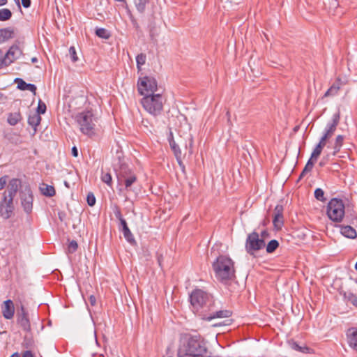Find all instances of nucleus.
Masks as SVG:
<instances>
[{
  "instance_id": "obj_1",
  "label": "nucleus",
  "mask_w": 357,
  "mask_h": 357,
  "mask_svg": "<svg viewBox=\"0 0 357 357\" xmlns=\"http://www.w3.org/2000/svg\"><path fill=\"white\" fill-rule=\"evenodd\" d=\"M213 268L215 278L221 282L226 283L235 278L234 262L226 256L218 257L213 264Z\"/></svg>"
},
{
  "instance_id": "obj_2",
  "label": "nucleus",
  "mask_w": 357,
  "mask_h": 357,
  "mask_svg": "<svg viewBox=\"0 0 357 357\" xmlns=\"http://www.w3.org/2000/svg\"><path fill=\"white\" fill-rule=\"evenodd\" d=\"M75 121L84 135L91 137L96 134V118L91 111L79 113L75 116Z\"/></svg>"
},
{
  "instance_id": "obj_3",
  "label": "nucleus",
  "mask_w": 357,
  "mask_h": 357,
  "mask_svg": "<svg viewBox=\"0 0 357 357\" xmlns=\"http://www.w3.org/2000/svg\"><path fill=\"white\" fill-rule=\"evenodd\" d=\"M141 102L147 112L156 116L160 115L162 111L165 99L161 94L157 93L144 96Z\"/></svg>"
},
{
  "instance_id": "obj_4",
  "label": "nucleus",
  "mask_w": 357,
  "mask_h": 357,
  "mask_svg": "<svg viewBox=\"0 0 357 357\" xmlns=\"http://www.w3.org/2000/svg\"><path fill=\"white\" fill-rule=\"evenodd\" d=\"M116 177L119 183H124L126 190H131L132 185L136 182L137 176L135 172L126 164L120 163L119 167H114Z\"/></svg>"
},
{
  "instance_id": "obj_5",
  "label": "nucleus",
  "mask_w": 357,
  "mask_h": 357,
  "mask_svg": "<svg viewBox=\"0 0 357 357\" xmlns=\"http://www.w3.org/2000/svg\"><path fill=\"white\" fill-rule=\"evenodd\" d=\"M326 214L333 222H342L345 214L343 201L337 198L331 199L327 205Z\"/></svg>"
},
{
  "instance_id": "obj_6",
  "label": "nucleus",
  "mask_w": 357,
  "mask_h": 357,
  "mask_svg": "<svg viewBox=\"0 0 357 357\" xmlns=\"http://www.w3.org/2000/svg\"><path fill=\"white\" fill-rule=\"evenodd\" d=\"M211 296L202 289L194 290L190 296V301L195 311H199L209 301Z\"/></svg>"
},
{
  "instance_id": "obj_7",
  "label": "nucleus",
  "mask_w": 357,
  "mask_h": 357,
  "mask_svg": "<svg viewBox=\"0 0 357 357\" xmlns=\"http://www.w3.org/2000/svg\"><path fill=\"white\" fill-rule=\"evenodd\" d=\"M265 247V241L260 238L257 232L253 231L248 235L245 242V250L251 255Z\"/></svg>"
},
{
  "instance_id": "obj_8",
  "label": "nucleus",
  "mask_w": 357,
  "mask_h": 357,
  "mask_svg": "<svg viewBox=\"0 0 357 357\" xmlns=\"http://www.w3.org/2000/svg\"><path fill=\"white\" fill-rule=\"evenodd\" d=\"M138 91L142 96L155 95L154 92L157 91V82L155 78L151 77H144L139 79Z\"/></svg>"
},
{
  "instance_id": "obj_9",
  "label": "nucleus",
  "mask_w": 357,
  "mask_h": 357,
  "mask_svg": "<svg viewBox=\"0 0 357 357\" xmlns=\"http://www.w3.org/2000/svg\"><path fill=\"white\" fill-rule=\"evenodd\" d=\"M20 199L24 211L27 213H31L33 208V197L29 185L24 184V185L22 186L20 191Z\"/></svg>"
},
{
  "instance_id": "obj_10",
  "label": "nucleus",
  "mask_w": 357,
  "mask_h": 357,
  "mask_svg": "<svg viewBox=\"0 0 357 357\" xmlns=\"http://www.w3.org/2000/svg\"><path fill=\"white\" fill-rule=\"evenodd\" d=\"M17 324L26 333L31 332V326L28 312L24 306L22 305L16 314Z\"/></svg>"
},
{
  "instance_id": "obj_11",
  "label": "nucleus",
  "mask_w": 357,
  "mask_h": 357,
  "mask_svg": "<svg viewBox=\"0 0 357 357\" xmlns=\"http://www.w3.org/2000/svg\"><path fill=\"white\" fill-rule=\"evenodd\" d=\"M23 185L20 179L12 178L8 184L7 190L3 193V197L12 198V200H13L17 191H20Z\"/></svg>"
},
{
  "instance_id": "obj_12",
  "label": "nucleus",
  "mask_w": 357,
  "mask_h": 357,
  "mask_svg": "<svg viewBox=\"0 0 357 357\" xmlns=\"http://www.w3.org/2000/svg\"><path fill=\"white\" fill-rule=\"evenodd\" d=\"M14 210L13 200L12 198L3 197L0 203V215L5 219L9 218Z\"/></svg>"
},
{
  "instance_id": "obj_13",
  "label": "nucleus",
  "mask_w": 357,
  "mask_h": 357,
  "mask_svg": "<svg viewBox=\"0 0 357 357\" xmlns=\"http://www.w3.org/2000/svg\"><path fill=\"white\" fill-rule=\"evenodd\" d=\"M340 114L338 111L333 115L332 122L327 124L323 135L324 137L328 139L333 136L335 131L336 130L337 126L340 121Z\"/></svg>"
},
{
  "instance_id": "obj_14",
  "label": "nucleus",
  "mask_w": 357,
  "mask_h": 357,
  "mask_svg": "<svg viewBox=\"0 0 357 357\" xmlns=\"http://www.w3.org/2000/svg\"><path fill=\"white\" fill-rule=\"evenodd\" d=\"M1 312L5 319H13L15 314V306L13 302L11 300L8 299L3 302V304L1 307Z\"/></svg>"
},
{
  "instance_id": "obj_15",
  "label": "nucleus",
  "mask_w": 357,
  "mask_h": 357,
  "mask_svg": "<svg viewBox=\"0 0 357 357\" xmlns=\"http://www.w3.org/2000/svg\"><path fill=\"white\" fill-rule=\"evenodd\" d=\"M21 54L22 51L17 46H12L2 59L1 63L4 66H8L11 63V60H9V56H12L14 59H16Z\"/></svg>"
},
{
  "instance_id": "obj_16",
  "label": "nucleus",
  "mask_w": 357,
  "mask_h": 357,
  "mask_svg": "<svg viewBox=\"0 0 357 357\" xmlns=\"http://www.w3.org/2000/svg\"><path fill=\"white\" fill-rule=\"evenodd\" d=\"M346 335L347 342L349 347L354 350L357 351V328H349Z\"/></svg>"
},
{
  "instance_id": "obj_17",
  "label": "nucleus",
  "mask_w": 357,
  "mask_h": 357,
  "mask_svg": "<svg viewBox=\"0 0 357 357\" xmlns=\"http://www.w3.org/2000/svg\"><path fill=\"white\" fill-rule=\"evenodd\" d=\"M15 82L17 84V89L22 90V91H30L33 94H36V86L33 84H28L26 83L21 78H16L15 79Z\"/></svg>"
},
{
  "instance_id": "obj_18",
  "label": "nucleus",
  "mask_w": 357,
  "mask_h": 357,
  "mask_svg": "<svg viewBox=\"0 0 357 357\" xmlns=\"http://www.w3.org/2000/svg\"><path fill=\"white\" fill-rule=\"evenodd\" d=\"M340 233L345 237L354 239L357 236L356 231L350 225H340Z\"/></svg>"
},
{
  "instance_id": "obj_19",
  "label": "nucleus",
  "mask_w": 357,
  "mask_h": 357,
  "mask_svg": "<svg viewBox=\"0 0 357 357\" xmlns=\"http://www.w3.org/2000/svg\"><path fill=\"white\" fill-rule=\"evenodd\" d=\"M231 315V312L229 310H219L215 312L213 314H211L209 317H204V319L211 321V319L215 318H227L229 317Z\"/></svg>"
},
{
  "instance_id": "obj_20",
  "label": "nucleus",
  "mask_w": 357,
  "mask_h": 357,
  "mask_svg": "<svg viewBox=\"0 0 357 357\" xmlns=\"http://www.w3.org/2000/svg\"><path fill=\"white\" fill-rule=\"evenodd\" d=\"M340 79H337L335 83L326 91L324 97L333 96L336 95L340 89Z\"/></svg>"
},
{
  "instance_id": "obj_21",
  "label": "nucleus",
  "mask_w": 357,
  "mask_h": 357,
  "mask_svg": "<svg viewBox=\"0 0 357 357\" xmlns=\"http://www.w3.org/2000/svg\"><path fill=\"white\" fill-rule=\"evenodd\" d=\"M41 121L40 116L34 112L29 116L28 123L34 128V131H36V127L40 124Z\"/></svg>"
},
{
  "instance_id": "obj_22",
  "label": "nucleus",
  "mask_w": 357,
  "mask_h": 357,
  "mask_svg": "<svg viewBox=\"0 0 357 357\" xmlns=\"http://www.w3.org/2000/svg\"><path fill=\"white\" fill-rule=\"evenodd\" d=\"M14 35V30L10 28L0 29V43L12 38Z\"/></svg>"
},
{
  "instance_id": "obj_23",
  "label": "nucleus",
  "mask_w": 357,
  "mask_h": 357,
  "mask_svg": "<svg viewBox=\"0 0 357 357\" xmlns=\"http://www.w3.org/2000/svg\"><path fill=\"white\" fill-rule=\"evenodd\" d=\"M176 158V160L183 172L185 170V166L182 162V153L178 145H176L175 148H172Z\"/></svg>"
},
{
  "instance_id": "obj_24",
  "label": "nucleus",
  "mask_w": 357,
  "mask_h": 357,
  "mask_svg": "<svg viewBox=\"0 0 357 357\" xmlns=\"http://www.w3.org/2000/svg\"><path fill=\"white\" fill-rule=\"evenodd\" d=\"M40 189L43 195L47 197H52L55 195V189L52 185L43 184Z\"/></svg>"
},
{
  "instance_id": "obj_25",
  "label": "nucleus",
  "mask_w": 357,
  "mask_h": 357,
  "mask_svg": "<svg viewBox=\"0 0 357 357\" xmlns=\"http://www.w3.org/2000/svg\"><path fill=\"white\" fill-rule=\"evenodd\" d=\"M343 296L346 301L350 302L354 305L357 307V296L350 291H344Z\"/></svg>"
},
{
  "instance_id": "obj_26",
  "label": "nucleus",
  "mask_w": 357,
  "mask_h": 357,
  "mask_svg": "<svg viewBox=\"0 0 357 357\" xmlns=\"http://www.w3.org/2000/svg\"><path fill=\"white\" fill-rule=\"evenodd\" d=\"M344 137L343 135H339L336 137L334 145H333V155H335L337 152L340 151L341 147L342 146Z\"/></svg>"
},
{
  "instance_id": "obj_27",
  "label": "nucleus",
  "mask_w": 357,
  "mask_h": 357,
  "mask_svg": "<svg viewBox=\"0 0 357 357\" xmlns=\"http://www.w3.org/2000/svg\"><path fill=\"white\" fill-rule=\"evenodd\" d=\"M316 162L317 161H314V159H312V158H310L308 160V161L307 162V164L305 165L303 172H301V174L299 176V179L303 178L306 174L311 172V170L312 169L314 165Z\"/></svg>"
},
{
  "instance_id": "obj_28",
  "label": "nucleus",
  "mask_w": 357,
  "mask_h": 357,
  "mask_svg": "<svg viewBox=\"0 0 357 357\" xmlns=\"http://www.w3.org/2000/svg\"><path fill=\"white\" fill-rule=\"evenodd\" d=\"M21 120V115L20 113L10 114L8 117V122L11 126L16 125Z\"/></svg>"
},
{
  "instance_id": "obj_29",
  "label": "nucleus",
  "mask_w": 357,
  "mask_h": 357,
  "mask_svg": "<svg viewBox=\"0 0 357 357\" xmlns=\"http://www.w3.org/2000/svg\"><path fill=\"white\" fill-rule=\"evenodd\" d=\"M149 0H134V3L138 12L143 13L145 11L146 6Z\"/></svg>"
},
{
  "instance_id": "obj_30",
  "label": "nucleus",
  "mask_w": 357,
  "mask_h": 357,
  "mask_svg": "<svg viewBox=\"0 0 357 357\" xmlns=\"http://www.w3.org/2000/svg\"><path fill=\"white\" fill-rule=\"evenodd\" d=\"M123 234L124 236V238L127 240L128 242H129L130 244L135 243V238L131 233L130 229L128 227L124 228V229L122 230Z\"/></svg>"
},
{
  "instance_id": "obj_31",
  "label": "nucleus",
  "mask_w": 357,
  "mask_h": 357,
  "mask_svg": "<svg viewBox=\"0 0 357 357\" xmlns=\"http://www.w3.org/2000/svg\"><path fill=\"white\" fill-rule=\"evenodd\" d=\"M96 34L101 38L108 39L111 36V33L104 29V28H98L96 30Z\"/></svg>"
},
{
  "instance_id": "obj_32",
  "label": "nucleus",
  "mask_w": 357,
  "mask_h": 357,
  "mask_svg": "<svg viewBox=\"0 0 357 357\" xmlns=\"http://www.w3.org/2000/svg\"><path fill=\"white\" fill-rule=\"evenodd\" d=\"M279 246V243L277 240H271L268 242L266 247L268 253H273Z\"/></svg>"
},
{
  "instance_id": "obj_33",
  "label": "nucleus",
  "mask_w": 357,
  "mask_h": 357,
  "mask_svg": "<svg viewBox=\"0 0 357 357\" xmlns=\"http://www.w3.org/2000/svg\"><path fill=\"white\" fill-rule=\"evenodd\" d=\"M12 16L11 11L8 8L0 9V21L8 20Z\"/></svg>"
},
{
  "instance_id": "obj_34",
  "label": "nucleus",
  "mask_w": 357,
  "mask_h": 357,
  "mask_svg": "<svg viewBox=\"0 0 357 357\" xmlns=\"http://www.w3.org/2000/svg\"><path fill=\"white\" fill-rule=\"evenodd\" d=\"M273 223L276 229H280L283 225V215H274Z\"/></svg>"
},
{
  "instance_id": "obj_35",
  "label": "nucleus",
  "mask_w": 357,
  "mask_h": 357,
  "mask_svg": "<svg viewBox=\"0 0 357 357\" xmlns=\"http://www.w3.org/2000/svg\"><path fill=\"white\" fill-rule=\"evenodd\" d=\"M146 59V56L143 53L139 54L136 56L137 68L139 70H141L142 66H143L145 63Z\"/></svg>"
},
{
  "instance_id": "obj_36",
  "label": "nucleus",
  "mask_w": 357,
  "mask_h": 357,
  "mask_svg": "<svg viewBox=\"0 0 357 357\" xmlns=\"http://www.w3.org/2000/svg\"><path fill=\"white\" fill-rule=\"evenodd\" d=\"M289 344L292 349L296 350L297 351H301V352L304 353V352H305V350H308L307 347H301L297 342H296L294 341H291V342H289Z\"/></svg>"
},
{
  "instance_id": "obj_37",
  "label": "nucleus",
  "mask_w": 357,
  "mask_h": 357,
  "mask_svg": "<svg viewBox=\"0 0 357 357\" xmlns=\"http://www.w3.org/2000/svg\"><path fill=\"white\" fill-rule=\"evenodd\" d=\"M101 181L102 182L105 183L109 186H111L112 185V175L110 174V173H109V172H106V173L102 172Z\"/></svg>"
},
{
  "instance_id": "obj_38",
  "label": "nucleus",
  "mask_w": 357,
  "mask_h": 357,
  "mask_svg": "<svg viewBox=\"0 0 357 357\" xmlns=\"http://www.w3.org/2000/svg\"><path fill=\"white\" fill-rule=\"evenodd\" d=\"M314 197L321 202H325L326 198L324 197V192L321 188H317L314 190Z\"/></svg>"
},
{
  "instance_id": "obj_39",
  "label": "nucleus",
  "mask_w": 357,
  "mask_h": 357,
  "mask_svg": "<svg viewBox=\"0 0 357 357\" xmlns=\"http://www.w3.org/2000/svg\"><path fill=\"white\" fill-rule=\"evenodd\" d=\"M322 149H323L320 147V145H317L311 154L310 158L314 159V161H317V158L321 153Z\"/></svg>"
},
{
  "instance_id": "obj_40",
  "label": "nucleus",
  "mask_w": 357,
  "mask_h": 357,
  "mask_svg": "<svg viewBox=\"0 0 357 357\" xmlns=\"http://www.w3.org/2000/svg\"><path fill=\"white\" fill-rule=\"evenodd\" d=\"M45 112H46V105L43 102H42L41 100H40L38 102V107H37V110H36V113L40 115V114H45Z\"/></svg>"
},
{
  "instance_id": "obj_41",
  "label": "nucleus",
  "mask_w": 357,
  "mask_h": 357,
  "mask_svg": "<svg viewBox=\"0 0 357 357\" xmlns=\"http://www.w3.org/2000/svg\"><path fill=\"white\" fill-rule=\"evenodd\" d=\"M77 248H78L77 243L75 241L73 240L68 244V252L69 253H74L77 250Z\"/></svg>"
},
{
  "instance_id": "obj_42",
  "label": "nucleus",
  "mask_w": 357,
  "mask_h": 357,
  "mask_svg": "<svg viewBox=\"0 0 357 357\" xmlns=\"http://www.w3.org/2000/svg\"><path fill=\"white\" fill-rule=\"evenodd\" d=\"M87 203L90 206H93L96 204V197L92 192H89L86 197Z\"/></svg>"
},
{
  "instance_id": "obj_43",
  "label": "nucleus",
  "mask_w": 357,
  "mask_h": 357,
  "mask_svg": "<svg viewBox=\"0 0 357 357\" xmlns=\"http://www.w3.org/2000/svg\"><path fill=\"white\" fill-rule=\"evenodd\" d=\"M69 54L71 57V59L73 62H76L78 60V57L77 56L76 50L74 47H70L69 49Z\"/></svg>"
},
{
  "instance_id": "obj_44",
  "label": "nucleus",
  "mask_w": 357,
  "mask_h": 357,
  "mask_svg": "<svg viewBox=\"0 0 357 357\" xmlns=\"http://www.w3.org/2000/svg\"><path fill=\"white\" fill-rule=\"evenodd\" d=\"M283 206L282 205H277L274 209V215H282Z\"/></svg>"
},
{
  "instance_id": "obj_45",
  "label": "nucleus",
  "mask_w": 357,
  "mask_h": 357,
  "mask_svg": "<svg viewBox=\"0 0 357 357\" xmlns=\"http://www.w3.org/2000/svg\"><path fill=\"white\" fill-rule=\"evenodd\" d=\"M7 176H4L0 178V190L3 189L7 183Z\"/></svg>"
},
{
  "instance_id": "obj_46",
  "label": "nucleus",
  "mask_w": 357,
  "mask_h": 357,
  "mask_svg": "<svg viewBox=\"0 0 357 357\" xmlns=\"http://www.w3.org/2000/svg\"><path fill=\"white\" fill-rule=\"evenodd\" d=\"M114 215H115V217L119 220H121V219H123V218L122 217V215H121V211L120 209L116 206L114 211Z\"/></svg>"
},
{
  "instance_id": "obj_47",
  "label": "nucleus",
  "mask_w": 357,
  "mask_h": 357,
  "mask_svg": "<svg viewBox=\"0 0 357 357\" xmlns=\"http://www.w3.org/2000/svg\"><path fill=\"white\" fill-rule=\"evenodd\" d=\"M327 140H328V139H326L325 137L322 136L317 145H320V147L323 149L326 146Z\"/></svg>"
},
{
  "instance_id": "obj_48",
  "label": "nucleus",
  "mask_w": 357,
  "mask_h": 357,
  "mask_svg": "<svg viewBox=\"0 0 357 357\" xmlns=\"http://www.w3.org/2000/svg\"><path fill=\"white\" fill-rule=\"evenodd\" d=\"M169 143L171 148H175V146L177 145V144L175 142V141L173 138L172 132H170V137H169Z\"/></svg>"
},
{
  "instance_id": "obj_49",
  "label": "nucleus",
  "mask_w": 357,
  "mask_h": 357,
  "mask_svg": "<svg viewBox=\"0 0 357 357\" xmlns=\"http://www.w3.org/2000/svg\"><path fill=\"white\" fill-rule=\"evenodd\" d=\"M89 301L91 306H94L96 304V298L93 295L89 296Z\"/></svg>"
},
{
  "instance_id": "obj_50",
  "label": "nucleus",
  "mask_w": 357,
  "mask_h": 357,
  "mask_svg": "<svg viewBox=\"0 0 357 357\" xmlns=\"http://www.w3.org/2000/svg\"><path fill=\"white\" fill-rule=\"evenodd\" d=\"M22 4L24 8H29L31 6V0H21Z\"/></svg>"
},
{
  "instance_id": "obj_51",
  "label": "nucleus",
  "mask_w": 357,
  "mask_h": 357,
  "mask_svg": "<svg viewBox=\"0 0 357 357\" xmlns=\"http://www.w3.org/2000/svg\"><path fill=\"white\" fill-rule=\"evenodd\" d=\"M22 357H34L31 351H26L23 353Z\"/></svg>"
},
{
  "instance_id": "obj_52",
  "label": "nucleus",
  "mask_w": 357,
  "mask_h": 357,
  "mask_svg": "<svg viewBox=\"0 0 357 357\" xmlns=\"http://www.w3.org/2000/svg\"><path fill=\"white\" fill-rule=\"evenodd\" d=\"M120 221L121 226L122 227V230L124 229V228L128 227L127 222L124 218L121 219Z\"/></svg>"
},
{
  "instance_id": "obj_53",
  "label": "nucleus",
  "mask_w": 357,
  "mask_h": 357,
  "mask_svg": "<svg viewBox=\"0 0 357 357\" xmlns=\"http://www.w3.org/2000/svg\"><path fill=\"white\" fill-rule=\"evenodd\" d=\"M72 155L74 156V157H77L78 156V150L76 148V146H73L72 148Z\"/></svg>"
},
{
  "instance_id": "obj_54",
  "label": "nucleus",
  "mask_w": 357,
  "mask_h": 357,
  "mask_svg": "<svg viewBox=\"0 0 357 357\" xmlns=\"http://www.w3.org/2000/svg\"><path fill=\"white\" fill-rule=\"evenodd\" d=\"M188 139L189 141L190 149H191L192 146V136L189 135L188 137Z\"/></svg>"
},
{
  "instance_id": "obj_55",
  "label": "nucleus",
  "mask_w": 357,
  "mask_h": 357,
  "mask_svg": "<svg viewBox=\"0 0 357 357\" xmlns=\"http://www.w3.org/2000/svg\"><path fill=\"white\" fill-rule=\"evenodd\" d=\"M349 222L352 225H355V223L357 222L356 217H353Z\"/></svg>"
},
{
  "instance_id": "obj_56",
  "label": "nucleus",
  "mask_w": 357,
  "mask_h": 357,
  "mask_svg": "<svg viewBox=\"0 0 357 357\" xmlns=\"http://www.w3.org/2000/svg\"><path fill=\"white\" fill-rule=\"evenodd\" d=\"M266 235H268L267 231H262L261 234V238H264Z\"/></svg>"
},
{
  "instance_id": "obj_57",
  "label": "nucleus",
  "mask_w": 357,
  "mask_h": 357,
  "mask_svg": "<svg viewBox=\"0 0 357 357\" xmlns=\"http://www.w3.org/2000/svg\"><path fill=\"white\" fill-rule=\"evenodd\" d=\"M7 0H0V6H3L6 4Z\"/></svg>"
},
{
  "instance_id": "obj_58",
  "label": "nucleus",
  "mask_w": 357,
  "mask_h": 357,
  "mask_svg": "<svg viewBox=\"0 0 357 357\" xmlns=\"http://www.w3.org/2000/svg\"><path fill=\"white\" fill-rule=\"evenodd\" d=\"M325 164H326V162H325L324 160H321V161L319 162V166H320V167H323V166H324V165H325Z\"/></svg>"
},
{
  "instance_id": "obj_59",
  "label": "nucleus",
  "mask_w": 357,
  "mask_h": 357,
  "mask_svg": "<svg viewBox=\"0 0 357 357\" xmlns=\"http://www.w3.org/2000/svg\"><path fill=\"white\" fill-rule=\"evenodd\" d=\"M10 357H19V354L16 352L13 354Z\"/></svg>"
},
{
  "instance_id": "obj_60",
  "label": "nucleus",
  "mask_w": 357,
  "mask_h": 357,
  "mask_svg": "<svg viewBox=\"0 0 357 357\" xmlns=\"http://www.w3.org/2000/svg\"><path fill=\"white\" fill-rule=\"evenodd\" d=\"M37 61H38V59H37L36 57H33V58L31 59V61H32L33 63H36V62H37Z\"/></svg>"
},
{
  "instance_id": "obj_61",
  "label": "nucleus",
  "mask_w": 357,
  "mask_h": 357,
  "mask_svg": "<svg viewBox=\"0 0 357 357\" xmlns=\"http://www.w3.org/2000/svg\"><path fill=\"white\" fill-rule=\"evenodd\" d=\"M16 3L17 4V6H19V8H20V0H14Z\"/></svg>"
},
{
  "instance_id": "obj_62",
  "label": "nucleus",
  "mask_w": 357,
  "mask_h": 357,
  "mask_svg": "<svg viewBox=\"0 0 357 357\" xmlns=\"http://www.w3.org/2000/svg\"><path fill=\"white\" fill-rule=\"evenodd\" d=\"M9 60H11V63L15 60L12 56H9Z\"/></svg>"
},
{
  "instance_id": "obj_63",
  "label": "nucleus",
  "mask_w": 357,
  "mask_h": 357,
  "mask_svg": "<svg viewBox=\"0 0 357 357\" xmlns=\"http://www.w3.org/2000/svg\"><path fill=\"white\" fill-rule=\"evenodd\" d=\"M220 325H221V324H220V323H219V324H215L213 326H220Z\"/></svg>"
},
{
  "instance_id": "obj_64",
  "label": "nucleus",
  "mask_w": 357,
  "mask_h": 357,
  "mask_svg": "<svg viewBox=\"0 0 357 357\" xmlns=\"http://www.w3.org/2000/svg\"><path fill=\"white\" fill-rule=\"evenodd\" d=\"M355 268H356V270L357 271V262L356 263Z\"/></svg>"
}]
</instances>
